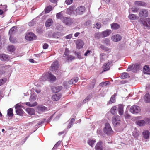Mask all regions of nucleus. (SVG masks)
<instances>
[{"mask_svg": "<svg viewBox=\"0 0 150 150\" xmlns=\"http://www.w3.org/2000/svg\"><path fill=\"white\" fill-rule=\"evenodd\" d=\"M95 38L97 39H99L102 37V35L101 33H96L95 35Z\"/></svg>", "mask_w": 150, "mask_h": 150, "instance_id": "a18cd8bd", "label": "nucleus"}, {"mask_svg": "<svg viewBox=\"0 0 150 150\" xmlns=\"http://www.w3.org/2000/svg\"><path fill=\"white\" fill-rule=\"evenodd\" d=\"M37 96L35 94H31L29 99V100L30 102L32 103L35 101L36 99Z\"/></svg>", "mask_w": 150, "mask_h": 150, "instance_id": "2f4dec72", "label": "nucleus"}, {"mask_svg": "<svg viewBox=\"0 0 150 150\" xmlns=\"http://www.w3.org/2000/svg\"><path fill=\"white\" fill-rule=\"evenodd\" d=\"M111 39L114 42H118L121 40V37L119 35H116L112 36Z\"/></svg>", "mask_w": 150, "mask_h": 150, "instance_id": "6ab92c4d", "label": "nucleus"}, {"mask_svg": "<svg viewBox=\"0 0 150 150\" xmlns=\"http://www.w3.org/2000/svg\"><path fill=\"white\" fill-rule=\"evenodd\" d=\"M142 134L145 139H147L149 136V132L148 130H145L143 132Z\"/></svg>", "mask_w": 150, "mask_h": 150, "instance_id": "c85d7f7f", "label": "nucleus"}, {"mask_svg": "<svg viewBox=\"0 0 150 150\" xmlns=\"http://www.w3.org/2000/svg\"><path fill=\"white\" fill-rule=\"evenodd\" d=\"M95 149L96 150H103V142L100 141L98 142L95 146Z\"/></svg>", "mask_w": 150, "mask_h": 150, "instance_id": "9b49d317", "label": "nucleus"}, {"mask_svg": "<svg viewBox=\"0 0 150 150\" xmlns=\"http://www.w3.org/2000/svg\"><path fill=\"white\" fill-rule=\"evenodd\" d=\"M85 10V8L84 6H80L76 10V12L77 14L81 15L83 14Z\"/></svg>", "mask_w": 150, "mask_h": 150, "instance_id": "0eeeda50", "label": "nucleus"}, {"mask_svg": "<svg viewBox=\"0 0 150 150\" xmlns=\"http://www.w3.org/2000/svg\"><path fill=\"white\" fill-rule=\"evenodd\" d=\"M112 29L116 30L118 29L120 27V25L117 23H114L111 24Z\"/></svg>", "mask_w": 150, "mask_h": 150, "instance_id": "c9c22d12", "label": "nucleus"}, {"mask_svg": "<svg viewBox=\"0 0 150 150\" xmlns=\"http://www.w3.org/2000/svg\"><path fill=\"white\" fill-rule=\"evenodd\" d=\"M62 89V87L61 86H52L51 89L53 92L57 93L59 92Z\"/></svg>", "mask_w": 150, "mask_h": 150, "instance_id": "9d476101", "label": "nucleus"}, {"mask_svg": "<svg viewBox=\"0 0 150 150\" xmlns=\"http://www.w3.org/2000/svg\"><path fill=\"white\" fill-rule=\"evenodd\" d=\"M142 22L144 26L148 28L150 27V19H144L142 21Z\"/></svg>", "mask_w": 150, "mask_h": 150, "instance_id": "f8f14e48", "label": "nucleus"}, {"mask_svg": "<svg viewBox=\"0 0 150 150\" xmlns=\"http://www.w3.org/2000/svg\"><path fill=\"white\" fill-rule=\"evenodd\" d=\"M58 33H54L53 34V36L54 38H59V36H58Z\"/></svg>", "mask_w": 150, "mask_h": 150, "instance_id": "774afa93", "label": "nucleus"}, {"mask_svg": "<svg viewBox=\"0 0 150 150\" xmlns=\"http://www.w3.org/2000/svg\"><path fill=\"white\" fill-rule=\"evenodd\" d=\"M78 80V78L77 77H75L71 79V80L68 81L71 86L72 84H74L77 82Z\"/></svg>", "mask_w": 150, "mask_h": 150, "instance_id": "bb28decb", "label": "nucleus"}, {"mask_svg": "<svg viewBox=\"0 0 150 150\" xmlns=\"http://www.w3.org/2000/svg\"><path fill=\"white\" fill-rule=\"evenodd\" d=\"M7 115L11 117L13 116V109L12 108H10L8 110Z\"/></svg>", "mask_w": 150, "mask_h": 150, "instance_id": "a19ab883", "label": "nucleus"}, {"mask_svg": "<svg viewBox=\"0 0 150 150\" xmlns=\"http://www.w3.org/2000/svg\"><path fill=\"white\" fill-rule=\"evenodd\" d=\"M59 67L58 62L57 61H54L51 67V70L52 71H57Z\"/></svg>", "mask_w": 150, "mask_h": 150, "instance_id": "6e6552de", "label": "nucleus"}, {"mask_svg": "<svg viewBox=\"0 0 150 150\" xmlns=\"http://www.w3.org/2000/svg\"><path fill=\"white\" fill-rule=\"evenodd\" d=\"M129 18L131 20H135L137 19L138 17L136 16L135 15L133 14H131L128 16Z\"/></svg>", "mask_w": 150, "mask_h": 150, "instance_id": "4c0bfd02", "label": "nucleus"}, {"mask_svg": "<svg viewBox=\"0 0 150 150\" xmlns=\"http://www.w3.org/2000/svg\"><path fill=\"white\" fill-rule=\"evenodd\" d=\"M133 68V65L131 66V65H129V67L127 69V71H130L131 70H132V69Z\"/></svg>", "mask_w": 150, "mask_h": 150, "instance_id": "0e129e2a", "label": "nucleus"}, {"mask_svg": "<svg viewBox=\"0 0 150 150\" xmlns=\"http://www.w3.org/2000/svg\"><path fill=\"white\" fill-rule=\"evenodd\" d=\"M104 43L107 45H108L110 44V40L108 38L105 39L104 40Z\"/></svg>", "mask_w": 150, "mask_h": 150, "instance_id": "6e6d98bb", "label": "nucleus"}, {"mask_svg": "<svg viewBox=\"0 0 150 150\" xmlns=\"http://www.w3.org/2000/svg\"><path fill=\"white\" fill-rule=\"evenodd\" d=\"M26 111L28 114L31 115H34L35 113V110L33 108H27L26 109Z\"/></svg>", "mask_w": 150, "mask_h": 150, "instance_id": "412c9836", "label": "nucleus"}, {"mask_svg": "<svg viewBox=\"0 0 150 150\" xmlns=\"http://www.w3.org/2000/svg\"><path fill=\"white\" fill-rule=\"evenodd\" d=\"M117 107L116 106H113L111 109V113L114 115L115 114L116 111V110Z\"/></svg>", "mask_w": 150, "mask_h": 150, "instance_id": "3c124183", "label": "nucleus"}, {"mask_svg": "<svg viewBox=\"0 0 150 150\" xmlns=\"http://www.w3.org/2000/svg\"><path fill=\"white\" fill-rule=\"evenodd\" d=\"M35 91L37 93L39 94V93H41V89H40L37 88V89H35Z\"/></svg>", "mask_w": 150, "mask_h": 150, "instance_id": "338daca9", "label": "nucleus"}, {"mask_svg": "<svg viewBox=\"0 0 150 150\" xmlns=\"http://www.w3.org/2000/svg\"><path fill=\"white\" fill-rule=\"evenodd\" d=\"M110 82H109V81H106L105 82H102L100 84L99 86H100L102 87L105 86H106Z\"/></svg>", "mask_w": 150, "mask_h": 150, "instance_id": "8fccbe9b", "label": "nucleus"}, {"mask_svg": "<svg viewBox=\"0 0 150 150\" xmlns=\"http://www.w3.org/2000/svg\"><path fill=\"white\" fill-rule=\"evenodd\" d=\"M10 59V57L8 55L3 54H0V59L2 61H8Z\"/></svg>", "mask_w": 150, "mask_h": 150, "instance_id": "2eb2a0df", "label": "nucleus"}, {"mask_svg": "<svg viewBox=\"0 0 150 150\" xmlns=\"http://www.w3.org/2000/svg\"><path fill=\"white\" fill-rule=\"evenodd\" d=\"M76 44L77 48L80 49L83 47L84 44L83 41L79 40L76 41Z\"/></svg>", "mask_w": 150, "mask_h": 150, "instance_id": "4468645a", "label": "nucleus"}, {"mask_svg": "<svg viewBox=\"0 0 150 150\" xmlns=\"http://www.w3.org/2000/svg\"><path fill=\"white\" fill-rule=\"evenodd\" d=\"M129 110L133 114H136L140 112L141 109L138 106L133 105L130 108Z\"/></svg>", "mask_w": 150, "mask_h": 150, "instance_id": "39448f33", "label": "nucleus"}, {"mask_svg": "<svg viewBox=\"0 0 150 150\" xmlns=\"http://www.w3.org/2000/svg\"><path fill=\"white\" fill-rule=\"evenodd\" d=\"M7 49L8 51L10 53H12L15 51V48L14 46L13 45H9L8 46Z\"/></svg>", "mask_w": 150, "mask_h": 150, "instance_id": "cd10ccee", "label": "nucleus"}, {"mask_svg": "<svg viewBox=\"0 0 150 150\" xmlns=\"http://www.w3.org/2000/svg\"><path fill=\"white\" fill-rule=\"evenodd\" d=\"M135 5L137 6H146L147 4L143 1H136L134 2Z\"/></svg>", "mask_w": 150, "mask_h": 150, "instance_id": "ddd939ff", "label": "nucleus"}, {"mask_svg": "<svg viewBox=\"0 0 150 150\" xmlns=\"http://www.w3.org/2000/svg\"><path fill=\"white\" fill-rule=\"evenodd\" d=\"M148 11L145 9H142L139 12V16L140 17H146L148 16Z\"/></svg>", "mask_w": 150, "mask_h": 150, "instance_id": "1a4fd4ad", "label": "nucleus"}, {"mask_svg": "<svg viewBox=\"0 0 150 150\" xmlns=\"http://www.w3.org/2000/svg\"><path fill=\"white\" fill-rule=\"evenodd\" d=\"M35 24L34 21L32 20L28 23V25L30 26H32L34 25Z\"/></svg>", "mask_w": 150, "mask_h": 150, "instance_id": "680f3d73", "label": "nucleus"}, {"mask_svg": "<svg viewBox=\"0 0 150 150\" xmlns=\"http://www.w3.org/2000/svg\"><path fill=\"white\" fill-rule=\"evenodd\" d=\"M119 114L120 115H122L123 113V106L120 104L118 105Z\"/></svg>", "mask_w": 150, "mask_h": 150, "instance_id": "393cba45", "label": "nucleus"}, {"mask_svg": "<svg viewBox=\"0 0 150 150\" xmlns=\"http://www.w3.org/2000/svg\"><path fill=\"white\" fill-rule=\"evenodd\" d=\"M120 117L118 115H115L112 118V122L115 126H117L120 124Z\"/></svg>", "mask_w": 150, "mask_h": 150, "instance_id": "20e7f679", "label": "nucleus"}, {"mask_svg": "<svg viewBox=\"0 0 150 150\" xmlns=\"http://www.w3.org/2000/svg\"><path fill=\"white\" fill-rule=\"evenodd\" d=\"M16 112L18 115L22 116L23 113V112L22 109L21 108H18L16 110Z\"/></svg>", "mask_w": 150, "mask_h": 150, "instance_id": "e433bc0d", "label": "nucleus"}, {"mask_svg": "<svg viewBox=\"0 0 150 150\" xmlns=\"http://www.w3.org/2000/svg\"><path fill=\"white\" fill-rule=\"evenodd\" d=\"M111 33V30H106L102 32V38L107 37Z\"/></svg>", "mask_w": 150, "mask_h": 150, "instance_id": "aec40b11", "label": "nucleus"}, {"mask_svg": "<svg viewBox=\"0 0 150 150\" xmlns=\"http://www.w3.org/2000/svg\"><path fill=\"white\" fill-rule=\"evenodd\" d=\"M100 47L101 49L105 51H108L109 50L108 48L103 45H101Z\"/></svg>", "mask_w": 150, "mask_h": 150, "instance_id": "5fc2aeb1", "label": "nucleus"}, {"mask_svg": "<svg viewBox=\"0 0 150 150\" xmlns=\"http://www.w3.org/2000/svg\"><path fill=\"white\" fill-rule=\"evenodd\" d=\"M73 0H66L65 3L67 5H70L72 4Z\"/></svg>", "mask_w": 150, "mask_h": 150, "instance_id": "bf43d9fd", "label": "nucleus"}, {"mask_svg": "<svg viewBox=\"0 0 150 150\" xmlns=\"http://www.w3.org/2000/svg\"><path fill=\"white\" fill-rule=\"evenodd\" d=\"M141 67V65L138 63L136 64L133 65V68L132 69V71L133 72H135L140 69Z\"/></svg>", "mask_w": 150, "mask_h": 150, "instance_id": "a211bd4d", "label": "nucleus"}, {"mask_svg": "<svg viewBox=\"0 0 150 150\" xmlns=\"http://www.w3.org/2000/svg\"><path fill=\"white\" fill-rule=\"evenodd\" d=\"M112 63V61H110V62H108V63H105L103 67V71H105L108 70L110 68V65Z\"/></svg>", "mask_w": 150, "mask_h": 150, "instance_id": "dca6fc26", "label": "nucleus"}, {"mask_svg": "<svg viewBox=\"0 0 150 150\" xmlns=\"http://www.w3.org/2000/svg\"><path fill=\"white\" fill-rule=\"evenodd\" d=\"M115 101V96L114 95L112 96L110 98V101L108 103V104H111L114 103Z\"/></svg>", "mask_w": 150, "mask_h": 150, "instance_id": "79ce46f5", "label": "nucleus"}, {"mask_svg": "<svg viewBox=\"0 0 150 150\" xmlns=\"http://www.w3.org/2000/svg\"><path fill=\"white\" fill-rule=\"evenodd\" d=\"M26 105L27 106L30 107H34L37 105L38 104L37 102H35L33 103H31L30 102H26L25 103Z\"/></svg>", "mask_w": 150, "mask_h": 150, "instance_id": "ea45409f", "label": "nucleus"}, {"mask_svg": "<svg viewBox=\"0 0 150 150\" xmlns=\"http://www.w3.org/2000/svg\"><path fill=\"white\" fill-rule=\"evenodd\" d=\"M10 41L11 42L14 43L16 42V40L15 38L10 36L9 38Z\"/></svg>", "mask_w": 150, "mask_h": 150, "instance_id": "4d7b16f0", "label": "nucleus"}, {"mask_svg": "<svg viewBox=\"0 0 150 150\" xmlns=\"http://www.w3.org/2000/svg\"><path fill=\"white\" fill-rule=\"evenodd\" d=\"M74 8L73 7H70L67 9V12L69 14H71L73 12Z\"/></svg>", "mask_w": 150, "mask_h": 150, "instance_id": "49530a36", "label": "nucleus"}, {"mask_svg": "<svg viewBox=\"0 0 150 150\" xmlns=\"http://www.w3.org/2000/svg\"><path fill=\"white\" fill-rule=\"evenodd\" d=\"M75 120L74 118H72L71 120H69V123L68 125L67 126V128L69 129L70 128L72 125H73V123L75 122Z\"/></svg>", "mask_w": 150, "mask_h": 150, "instance_id": "473e14b6", "label": "nucleus"}, {"mask_svg": "<svg viewBox=\"0 0 150 150\" xmlns=\"http://www.w3.org/2000/svg\"><path fill=\"white\" fill-rule=\"evenodd\" d=\"M101 24L100 23H96V28L97 29H99L101 27Z\"/></svg>", "mask_w": 150, "mask_h": 150, "instance_id": "e2e57ef3", "label": "nucleus"}, {"mask_svg": "<svg viewBox=\"0 0 150 150\" xmlns=\"http://www.w3.org/2000/svg\"><path fill=\"white\" fill-rule=\"evenodd\" d=\"M67 57L68 60H72L74 59H75V57L74 56L71 55H68V56H67Z\"/></svg>", "mask_w": 150, "mask_h": 150, "instance_id": "864d4df0", "label": "nucleus"}, {"mask_svg": "<svg viewBox=\"0 0 150 150\" xmlns=\"http://www.w3.org/2000/svg\"><path fill=\"white\" fill-rule=\"evenodd\" d=\"M100 61L102 62L105 61V59H107L108 56L106 54L101 53L100 54Z\"/></svg>", "mask_w": 150, "mask_h": 150, "instance_id": "5701e85b", "label": "nucleus"}, {"mask_svg": "<svg viewBox=\"0 0 150 150\" xmlns=\"http://www.w3.org/2000/svg\"><path fill=\"white\" fill-rule=\"evenodd\" d=\"M92 97V95L89 94L88 95L86 98L83 100V103H86V102L89 101Z\"/></svg>", "mask_w": 150, "mask_h": 150, "instance_id": "de8ad7c7", "label": "nucleus"}, {"mask_svg": "<svg viewBox=\"0 0 150 150\" xmlns=\"http://www.w3.org/2000/svg\"><path fill=\"white\" fill-rule=\"evenodd\" d=\"M103 131L107 135H109L112 133L113 131L109 123H106L105 124V126L103 129Z\"/></svg>", "mask_w": 150, "mask_h": 150, "instance_id": "f03ea898", "label": "nucleus"}, {"mask_svg": "<svg viewBox=\"0 0 150 150\" xmlns=\"http://www.w3.org/2000/svg\"><path fill=\"white\" fill-rule=\"evenodd\" d=\"M53 23V21L52 19H49L47 20L45 23V26L47 27H49L51 26Z\"/></svg>", "mask_w": 150, "mask_h": 150, "instance_id": "7c9ffc66", "label": "nucleus"}, {"mask_svg": "<svg viewBox=\"0 0 150 150\" xmlns=\"http://www.w3.org/2000/svg\"><path fill=\"white\" fill-rule=\"evenodd\" d=\"M137 125L139 126H142L145 125V121L143 120H140L136 122Z\"/></svg>", "mask_w": 150, "mask_h": 150, "instance_id": "72a5a7b5", "label": "nucleus"}, {"mask_svg": "<svg viewBox=\"0 0 150 150\" xmlns=\"http://www.w3.org/2000/svg\"><path fill=\"white\" fill-rule=\"evenodd\" d=\"M61 97L60 93L55 94L52 96V99L54 101H57L59 100Z\"/></svg>", "mask_w": 150, "mask_h": 150, "instance_id": "f3484780", "label": "nucleus"}, {"mask_svg": "<svg viewBox=\"0 0 150 150\" xmlns=\"http://www.w3.org/2000/svg\"><path fill=\"white\" fill-rule=\"evenodd\" d=\"M95 83V80L93 79L92 81V83H91L87 86V88L89 90H91L92 89L94 86Z\"/></svg>", "mask_w": 150, "mask_h": 150, "instance_id": "c756f323", "label": "nucleus"}, {"mask_svg": "<svg viewBox=\"0 0 150 150\" xmlns=\"http://www.w3.org/2000/svg\"><path fill=\"white\" fill-rule=\"evenodd\" d=\"M63 85L66 88H68L71 87V86L68 81H66L64 82Z\"/></svg>", "mask_w": 150, "mask_h": 150, "instance_id": "09e8293b", "label": "nucleus"}, {"mask_svg": "<svg viewBox=\"0 0 150 150\" xmlns=\"http://www.w3.org/2000/svg\"><path fill=\"white\" fill-rule=\"evenodd\" d=\"M48 79L50 81H53L56 79L55 77L50 73H44L40 79V81H45Z\"/></svg>", "mask_w": 150, "mask_h": 150, "instance_id": "f257e3e1", "label": "nucleus"}, {"mask_svg": "<svg viewBox=\"0 0 150 150\" xmlns=\"http://www.w3.org/2000/svg\"><path fill=\"white\" fill-rule=\"evenodd\" d=\"M16 28L15 27H13L11 28L10 29L9 31V33L10 35H12L15 33L16 32Z\"/></svg>", "mask_w": 150, "mask_h": 150, "instance_id": "37998d69", "label": "nucleus"}, {"mask_svg": "<svg viewBox=\"0 0 150 150\" xmlns=\"http://www.w3.org/2000/svg\"><path fill=\"white\" fill-rule=\"evenodd\" d=\"M38 110L42 112L47 110V108L43 105L38 106Z\"/></svg>", "mask_w": 150, "mask_h": 150, "instance_id": "f704fd0d", "label": "nucleus"}, {"mask_svg": "<svg viewBox=\"0 0 150 150\" xmlns=\"http://www.w3.org/2000/svg\"><path fill=\"white\" fill-rule=\"evenodd\" d=\"M61 141H59L54 145V148H55L58 146L60 144Z\"/></svg>", "mask_w": 150, "mask_h": 150, "instance_id": "69168bd1", "label": "nucleus"}, {"mask_svg": "<svg viewBox=\"0 0 150 150\" xmlns=\"http://www.w3.org/2000/svg\"><path fill=\"white\" fill-rule=\"evenodd\" d=\"M62 21L66 25H70L73 23L74 20L70 18L65 17L63 18Z\"/></svg>", "mask_w": 150, "mask_h": 150, "instance_id": "423d86ee", "label": "nucleus"}, {"mask_svg": "<svg viewBox=\"0 0 150 150\" xmlns=\"http://www.w3.org/2000/svg\"><path fill=\"white\" fill-rule=\"evenodd\" d=\"M75 55L77 56L78 58L79 59H81L83 58V57L81 56L80 53L78 52H75Z\"/></svg>", "mask_w": 150, "mask_h": 150, "instance_id": "13d9d810", "label": "nucleus"}, {"mask_svg": "<svg viewBox=\"0 0 150 150\" xmlns=\"http://www.w3.org/2000/svg\"><path fill=\"white\" fill-rule=\"evenodd\" d=\"M25 38L27 40L30 41L35 40L36 36L33 33L29 32L27 33Z\"/></svg>", "mask_w": 150, "mask_h": 150, "instance_id": "7ed1b4c3", "label": "nucleus"}, {"mask_svg": "<svg viewBox=\"0 0 150 150\" xmlns=\"http://www.w3.org/2000/svg\"><path fill=\"white\" fill-rule=\"evenodd\" d=\"M131 10L133 12H137L138 11V8L136 7L132 8H131Z\"/></svg>", "mask_w": 150, "mask_h": 150, "instance_id": "052dcab7", "label": "nucleus"}, {"mask_svg": "<svg viewBox=\"0 0 150 150\" xmlns=\"http://www.w3.org/2000/svg\"><path fill=\"white\" fill-rule=\"evenodd\" d=\"M62 12L59 13L57 14L56 17L58 19H59L63 21V19L65 17L63 16V14L61 13Z\"/></svg>", "mask_w": 150, "mask_h": 150, "instance_id": "58836bf2", "label": "nucleus"}, {"mask_svg": "<svg viewBox=\"0 0 150 150\" xmlns=\"http://www.w3.org/2000/svg\"><path fill=\"white\" fill-rule=\"evenodd\" d=\"M96 142V140L95 139H89L87 141L88 144L92 147L93 146Z\"/></svg>", "mask_w": 150, "mask_h": 150, "instance_id": "b1692460", "label": "nucleus"}, {"mask_svg": "<svg viewBox=\"0 0 150 150\" xmlns=\"http://www.w3.org/2000/svg\"><path fill=\"white\" fill-rule=\"evenodd\" d=\"M129 76V74L127 73H122L121 76V78L122 79H124L127 78Z\"/></svg>", "mask_w": 150, "mask_h": 150, "instance_id": "603ef678", "label": "nucleus"}, {"mask_svg": "<svg viewBox=\"0 0 150 150\" xmlns=\"http://www.w3.org/2000/svg\"><path fill=\"white\" fill-rule=\"evenodd\" d=\"M143 71L145 74H150V68L147 66H145L144 67Z\"/></svg>", "mask_w": 150, "mask_h": 150, "instance_id": "4be33fe9", "label": "nucleus"}, {"mask_svg": "<svg viewBox=\"0 0 150 150\" xmlns=\"http://www.w3.org/2000/svg\"><path fill=\"white\" fill-rule=\"evenodd\" d=\"M52 10V7L51 6H49L45 9V13H49Z\"/></svg>", "mask_w": 150, "mask_h": 150, "instance_id": "c03bdc74", "label": "nucleus"}, {"mask_svg": "<svg viewBox=\"0 0 150 150\" xmlns=\"http://www.w3.org/2000/svg\"><path fill=\"white\" fill-rule=\"evenodd\" d=\"M144 99L146 103L150 102V95L148 93H146L144 96Z\"/></svg>", "mask_w": 150, "mask_h": 150, "instance_id": "a878e982", "label": "nucleus"}]
</instances>
